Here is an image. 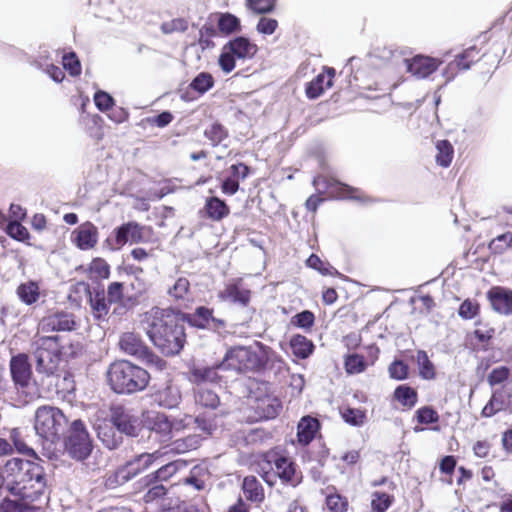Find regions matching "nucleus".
I'll list each match as a JSON object with an SVG mask.
<instances>
[{"label": "nucleus", "instance_id": "1", "mask_svg": "<svg viewBox=\"0 0 512 512\" xmlns=\"http://www.w3.org/2000/svg\"><path fill=\"white\" fill-rule=\"evenodd\" d=\"M146 334L152 344L165 356L180 354L186 344L184 324L201 330H208L219 336L228 333L227 322L214 316V310L197 306L192 313L173 308L155 309L147 319Z\"/></svg>", "mask_w": 512, "mask_h": 512}, {"label": "nucleus", "instance_id": "2", "mask_svg": "<svg viewBox=\"0 0 512 512\" xmlns=\"http://www.w3.org/2000/svg\"><path fill=\"white\" fill-rule=\"evenodd\" d=\"M43 459L12 457L3 463L6 490L13 496L28 501L48 499L49 475Z\"/></svg>", "mask_w": 512, "mask_h": 512}, {"label": "nucleus", "instance_id": "3", "mask_svg": "<svg viewBox=\"0 0 512 512\" xmlns=\"http://www.w3.org/2000/svg\"><path fill=\"white\" fill-rule=\"evenodd\" d=\"M223 360V365L226 366L228 370L239 373H259L265 370L269 363H271L272 366H276L278 370H281L285 366L283 359L271 349L266 348L263 344H260L258 350L246 346L231 347L226 351Z\"/></svg>", "mask_w": 512, "mask_h": 512}, {"label": "nucleus", "instance_id": "4", "mask_svg": "<svg viewBox=\"0 0 512 512\" xmlns=\"http://www.w3.org/2000/svg\"><path fill=\"white\" fill-rule=\"evenodd\" d=\"M107 383L119 395H131L146 389L150 381L149 372L129 360H116L106 372Z\"/></svg>", "mask_w": 512, "mask_h": 512}, {"label": "nucleus", "instance_id": "5", "mask_svg": "<svg viewBox=\"0 0 512 512\" xmlns=\"http://www.w3.org/2000/svg\"><path fill=\"white\" fill-rule=\"evenodd\" d=\"M161 458L162 455L159 451L135 454L119 465L114 471L107 473L104 476L103 485L107 490H115L154 465H160L162 463Z\"/></svg>", "mask_w": 512, "mask_h": 512}, {"label": "nucleus", "instance_id": "6", "mask_svg": "<svg viewBox=\"0 0 512 512\" xmlns=\"http://www.w3.org/2000/svg\"><path fill=\"white\" fill-rule=\"evenodd\" d=\"M179 462L172 461L161 466L144 477L135 482L136 491H146L143 500L145 503H152L162 499L166 493L167 488L163 482L168 481L179 470Z\"/></svg>", "mask_w": 512, "mask_h": 512}, {"label": "nucleus", "instance_id": "7", "mask_svg": "<svg viewBox=\"0 0 512 512\" xmlns=\"http://www.w3.org/2000/svg\"><path fill=\"white\" fill-rule=\"evenodd\" d=\"M67 422L66 416L59 408L43 405L35 412L34 429L42 439L55 443L64 434Z\"/></svg>", "mask_w": 512, "mask_h": 512}, {"label": "nucleus", "instance_id": "8", "mask_svg": "<svg viewBox=\"0 0 512 512\" xmlns=\"http://www.w3.org/2000/svg\"><path fill=\"white\" fill-rule=\"evenodd\" d=\"M58 336H43L33 342L36 371L46 376H53L61 360V345Z\"/></svg>", "mask_w": 512, "mask_h": 512}, {"label": "nucleus", "instance_id": "9", "mask_svg": "<svg viewBox=\"0 0 512 512\" xmlns=\"http://www.w3.org/2000/svg\"><path fill=\"white\" fill-rule=\"evenodd\" d=\"M258 52V46L246 36H236L225 43L218 58L221 70L228 74L236 67V60H251Z\"/></svg>", "mask_w": 512, "mask_h": 512}, {"label": "nucleus", "instance_id": "10", "mask_svg": "<svg viewBox=\"0 0 512 512\" xmlns=\"http://www.w3.org/2000/svg\"><path fill=\"white\" fill-rule=\"evenodd\" d=\"M120 349L144 364L163 370L166 361L154 354V352L143 342L141 337L133 332L124 333L119 340Z\"/></svg>", "mask_w": 512, "mask_h": 512}, {"label": "nucleus", "instance_id": "11", "mask_svg": "<svg viewBox=\"0 0 512 512\" xmlns=\"http://www.w3.org/2000/svg\"><path fill=\"white\" fill-rule=\"evenodd\" d=\"M64 445L68 455L77 461L85 460L90 456L93 450L92 439L81 419L71 423Z\"/></svg>", "mask_w": 512, "mask_h": 512}, {"label": "nucleus", "instance_id": "12", "mask_svg": "<svg viewBox=\"0 0 512 512\" xmlns=\"http://www.w3.org/2000/svg\"><path fill=\"white\" fill-rule=\"evenodd\" d=\"M109 422L123 435L136 438L142 430V421L139 416L130 408L121 404L110 407Z\"/></svg>", "mask_w": 512, "mask_h": 512}, {"label": "nucleus", "instance_id": "13", "mask_svg": "<svg viewBox=\"0 0 512 512\" xmlns=\"http://www.w3.org/2000/svg\"><path fill=\"white\" fill-rule=\"evenodd\" d=\"M144 226L135 221H129L116 227L106 239V244L112 251L120 250L126 243L138 244L145 240Z\"/></svg>", "mask_w": 512, "mask_h": 512}, {"label": "nucleus", "instance_id": "14", "mask_svg": "<svg viewBox=\"0 0 512 512\" xmlns=\"http://www.w3.org/2000/svg\"><path fill=\"white\" fill-rule=\"evenodd\" d=\"M224 364V360L215 362L213 365H202V364H194L189 369V381L192 384L201 387L204 384H218L222 380V376L220 375L221 371H228L226 366H222Z\"/></svg>", "mask_w": 512, "mask_h": 512}, {"label": "nucleus", "instance_id": "15", "mask_svg": "<svg viewBox=\"0 0 512 512\" xmlns=\"http://www.w3.org/2000/svg\"><path fill=\"white\" fill-rule=\"evenodd\" d=\"M10 374L14 384L22 390L28 388L32 377V366L29 357L25 353H18L11 357Z\"/></svg>", "mask_w": 512, "mask_h": 512}, {"label": "nucleus", "instance_id": "16", "mask_svg": "<svg viewBox=\"0 0 512 512\" xmlns=\"http://www.w3.org/2000/svg\"><path fill=\"white\" fill-rule=\"evenodd\" d=\"M312 184L319 193L330 190L331 193H334L339 198L359 199L356 195L359 192L357 188L351 187L332 177L317 175L314 177Z\"/></svg>", "mask_w": 512, "mask_h": 512}, {"label": "nucleus", "instance_id": "17", "mask_svg": "<svg viewBox=\"0 0 512 512\" xmlns=\"http://www.w3.org/2000/svg\"><path fill=\"white\" fill-rule=\"evenodd\" d=\"M88 297L92 313L97 319H104L109 313V302L106 300V293L103 287H90L89 284L81 282L78 284Z\"/></svg>", "mask_w": 512, "mask_h": 512}, {"label": "nucleus", "instance_id": "18", "mask_svg": "<svg viewBox=\"0 0 512 512\" xmlns=\"http://www.w3.org/2000/svg\"><path fill=\"white\" fill-rule=\"evenodd\" d=\"M252 409L256 420H271L280 414L282 402L276 396L264 394L255 397Z\"/></svg>", "mask_w": 512, "mask_h": 512}, {"label": "nucleus", "instance_id": "19", "mask_svg": "<svg viewBox=\"0 0 512 512\" xmlns=\"http://www.w3.org/2000/svg\"><path fill=\"white\" fill-rule=\"evenodd\" d=\"M407 71L418 79H425L433 74L442 61L430 56L416 55L411 59H405Z\"/></svg>", "mask_w": 512, "mask_h": 512}, {"label": "nucleus", "instance_id": "20", "mask_svg": "<svg viewBox=\"0 0 512 512\" xmlns=\"http://www.w3.org/2000/svg\"><path fill=\"white\" fill-rule=\"evenodd\" d=\"M218 296L223 301L246 307L251 299V291L244 286L241 278H237L226 284Z\"/></svg>", "mask_w": 512, "mask_h": 512}, {"label": "nucleus", "instance_id": "21", "mask_svg": "<svg viewBox=\"0 0 512 512\" xmlns=\"http://www.w3.org/2000/svg\"><path fill=\"white\" fill-rule=\"evenodd\" d=\"M487 298L494 311L501 315H512V290L495 286L487 292Z\"/></svg>", "mask_w": 512, "mask_h": 512}, {"label": "nucleus", "instance_id": "22", "mask_svg": "<svg viewBox=\"0 0 512 512\" xmlns=\"http://www.w3.org/2000/svg\"><path fill=\"white\" fill-rule=\"evenodd\" d=\"M41 326L45 331H72L76 328V321L72 313L57 311L45 316L41 320Z\"/></svg>", "mask_w": 512, "mask_h": 512}, {"label": "nucleus", "instance_id": "23", "mask_svg": "<svg viewBox=\"0 0 512 512\" xmlns=\"http://www.w3.org/2000/svg\"><path fill=\"white\" fill-rule=\"evenodd\" d=\"M275 474L283 483L296 487L302 482L301 472H297L296 464L289 458L279 456L274 460Z\"/></svg>", "mask_w": 512, "mask_h": 512}, {"label": "nucleus", "instance_id": "24", "mask_svg": "<svg viewBox=\"0 0 512 512\" xmlns=\"http://www.w3.org/2000/svg\"><path fill=\"white\" fill-rule=\"evenodd\" d=\"M214 84V78L209 72H200L192 79L186 90L182 92L181 99L184 101H192L196 99L192 93H197L198 96H202L212 89Z\"/></svg>", "mask_w": 512, "mask_h": 512}, {"label": "nucleus", "instance_id": "25", "mask_svg": "<svg viewBox=\"0 0 512 512\" xmlns=\"http://www.w3.org/2000/svg\"><path fill=\"white\" fill-rule=\"evenodd\" d=\"M73 242L81 250L92 249L98 241V229L91 223L86 222L73 232Z\"/></svg>", "mask_w": 512, "mask_h": 512}, {"label": "nucleus", "instance_id": "26", "mask_svg": "<svg viewBox=\"0 0 512 512\" xmlns=\"http://www.w3.org/2000/svg\"><path fill=\"white\" fill-rule=\"evenodd\" d=\"M335 76V69L332 67H325L324 72L318 74L312 81L306 85V96L309 99H317L325 90L324 81L326 77V88H330L333 85V78Z\"/></svg>", "mask_w": 512, "mask_h": 512}, {"label": "nucleus", "instance_id": "27", "mask_svg": "<svg viewBox=\"0 0 512 512\" xmlns=\"http://www.w3.org/2000/svg\"><path fill=\"white\" fill-rule=\"evenodd\" d=\"M151 432L159 435L160 441L166 442L172 438L173 423L164 413H155L147 419Z\"/></svg>", "mask_w": 512, "mask_h": 512}, {"label": "nucleus", "instance_id": "28", "mask_svg": "<svg viewBox=\"0 0 512 512\" xmlns=\"http://www.w3.org/2000/svg\"><path fill=\"white\" fill-rule=\"evenodd\" d=\"M97 437L109 450L118 449L123 443V434L111 424L98 425L96 428Z\"/></svg>", "mask_w": 512, "mask_h": 512}, {"label": "nucleus", "instance_id": "29", "mask_svg": "<svg viewBox=\"0 0 512 512\" xmlns=\"http://www.w3.org/2000/svg\"><path fill=\"white\" fill-rule=\"evenodd\" d=\"M320 429V423L311 416H304L297 426L298 442L302 445H308L316 436Z\"/></svg>", "mask_w": 512, "mask_h": 512}, {"label": "nucleus", "instance_id": "30", "mask_svg": "<svg viewBox=\"0 0 512 512\" xmlns=\"http://www.w3.org/2000/svg\"><path fill=\"white\" fill-rule=\"evenodd\" d=\"M203 211L208 219L221 221L229 215L230 208L224 200L211 196L206 199Z\"/></svg>", "mask_w": 512, "mask_h": 512}, {"label": "nucleus", "instance_id": "31", "mask_svg": "<svg viewBox=\"0 0 512 512\" xmlns=\"http://www.w3.org/2000/svg\"><path fill=\"white\" fill-rule=\"evenodd\" d=\"M154 400L159 406L172 409L180 403L181 393L176 386L167 385L155 393Z\"/></svg>", "mask_w": 512, "mask_h": 512}, {"label": "nucleus", "instance_id": "32", "mask_svg": "<svg viewBox=\"0 0 512 512\" xmlns=\"http://www.w3.org/2000/svg\"><path fill=\"white\" fill-rule=\"evenodd\" d=\"M289 345L293 355L299 359H307L315 350L312 340L301 334L293 335L290 338Z\"/></svg>", "mask_w": 512, "mask_h": 512}, {"label": "nucleus", "instance_id": "33", "mask_svg": "<svg viewBox=\"0 0 512 512\" xmlns=\"http://www.w3.org/2000/svg\"><path fill=\"white\" fill-rule=\"evenodd\" d=\"M242 491L247 500L255 503H260L264 500V489L253 475L246 476L242 482Z\"/></svg>", "mask_w": 512, "mask_h": 512}, {"label": "nucleus", "instance_id": "34", "mask_svg": "<svg viewBox=\"0 0 512 512\" xmlns=\"http://www.w3.org/2000/svg\"><path fill=\"white\" fill-rule=\"evenodd\" d=\"M167 294L174 301H189L191 299L190 281L184 276H180L171 286L168 287Z\"/></svg>", "mask_w": 512, "mask_h": 512}, {"label": "nucleus", "instance_id": "35", "mask_svg": "<svg viewBox=\"0 0 512 512\" xmlns=\"http://www.w3.org/2000/svg\"><path fill=\"white\" fill-rule=\"evenodd\" d=\"M34 502L19 497L13 500L5 498L0 507V512H36L39 508L34 505Z\"/></svg>", "mask_w": 512, "mask_h": 512}, {"label": "nucleus", "instance_id": "36", "mask_svg": "<svg viewBox=\"0 0 512 512\" xmlns=\"http://www.w3.org/2000/svg\"><path fill=\"white\" fill-rule=\"evenodd\" d=\"M436 156L435 161L437 165L443 168L450 166L454 157V147L449 140L443 139L436 142Z\"/></svg>", "mask_w": 512, "mask_h": 512}, {"label": "nucleus", "instance_id": "37", "mask_svg": "<svg viewBox=\"0 0 512 512\" xmlns=\"http://www.w3.org/2000/svg\"><path fill=\"white\" fill-rule=\"evenodd\" d=\"M217 28L223 35L237 33L241 30L240 19L231 13H222L218 18Z\"/></svg>", "mask_w": 512, "mask_h": 512}, {"label": "nucleus", "instance_id": "38", "mask_svg": "<svg viewBox=\"0 0 512 512\" xmlns=\"http://www.w3.org/2000/svg\"><path fill=\"white\" fill-rule=\"evenodd\" d=\"M195 401L197 404L209 408L216 409L220 404L217 393L211 389L198 387L195 391Z\"/></svg>", "mask_w": 512, "mask_h": 512}, {"label": "nucleus", "instance_id": "39", "mask_svg": "<svg viewBox=\"0 0 512 512\" xmlns=\"http://www.w3.org/2000/svg\"><path fill=\"white\" fill-rule=\"evenodd\" d=\"M394 398L403 406L412 408L417 403L418 395L415 389L403 384L395 389Z\"/></svg>", "mask_w": 512, "mask_h": 512}, {"label": "nucleus", "instance_id": "40", "mask_svg": "<svg viewBox=\"0 0 512 512\" xmlns=\"http://www.w3.org/2000/svg\"><path fill=\"white\" fill-rule=\"evenodd\" d=\"M416 362L419 369V376L425 380H432L436 377L434 364L429 360L427 352L418 350L416 354Z\"/></svg>", "mask_w": 512, "mask_h": 512}, {"label": "nucleus", "instance_id": "41", "mask_svg": "<svg viewBox=\"0 0 512 512\" xmlns=\"http://www.w3.org/2000/svg\"><path fill=\"white\" fill-rule=\"evenodd\" d=\"M498 409L501 411L510 410V404L512 399V385H503L501 388L496 389L491 398Z\"/></svg>", "mask_w": 512, "mask_h": 512}, {"label": "nucleus", "instance_id": "42", "mask_svg": "<svg viewBox=\"0 0 512 512\" xmlns=\"http://www.w3.org/2000/svg\"><path fill=\"white\" fill-rule=\"evenodd\" d=\"M17 295L23 303L32 305L39 298V287L33 281L22 283L17 288Z\"/></svg>", "mask_w": 512, "mask_h": 512}, {"label": "nucleus", "instance_id": "43", "mask_svg": "<svg viewBox=\"0 0 512 512\" xmlns=\"http://www.w3.org/2000/svg\"><path fill=\"white\" fill-rule=\"evenodd\" d=\"M207 475L208 470L206 468L195 465L191 469L190 474L184 478L183 483L192 486L197 491H201L205 488V480L203 477Z\"/></svg>", "mask_w": 512, "mask_h": 512}, {"label": "nucleus", "instance_id": "44", "mask_svg": "<svg viewBox=\"0 0 512 512\" xmlns=\"http://www.w3.org/2000/svg\"><path fill=\"white\" fill-rule=\"evenodd\" d=\"M204 136L215 147L228 138V131L221 123L214 122L205 129Z\"/></svg>", "mask_w": 512, "mask_h": 512}, {"label": "nucleus", "instance_id": "45", "mask_svg": "<svg viewBox=\"0 0 512 512\" xmlns=\"http://www.w3.org/2000/svg\"><path fill=\"white\" fill-rule=\"evenodd\" d=\"M344 365L348 374H359L367 367L364 357L357 353L346 355Z\"/></svg>", "mask_w": 512, "mask_h": 512}, {"label": "nucleus", "instance_id": "46", "mask_svg": "<svg viewBox=\"0 0 512 512\" xmlns=\"http://www.w3.org/2000/svg\"><path fill=\"white\" fill-rule=\"evenodd\" d=\"M476 54H478L476 46H471L457 55L454 62H452L450 66L455 65L460 70H468L474 62V57Z\"/></svg>", "mask_w": 512, "mask_h": 512}, {"label": "nucleus", "instance_id": "47", "mask_svg": "<svg viewBox=\"0 0 512 512\" xmlns=\"http://www.w3.org/2000/svg\"><path fill=\"white\" fill-rule=\"evenodd\" d=\"M30 64L35 68L46 72L56 83H60L65 77L63 70L53 63H42L40 60H32Z\"/></svg>", "mask_w": 512, "mask_h": 512}, {"label": "nucleus", "instance_id": "48", "mask_svg": "<svg viewBox=\"0 0 512 512\" xmlns=\"http://www.w3.org/2000/svg\"><path fill=\"white\" fill-rule=\"evenodd\" d=\"M315 323L314 313L310 310H303L291 318V324L297 328L310 330Z\"/></svg>", "mask_w": 512, "mask_h": 512}, {"label": "nucleus", "instance_id": "49", "mask_svg": "<svg viewBox=\"0 0 512 512\" xmlns=\"http://www.w3.org/2000/svg\"><path fill=\"white\" fill-rule=\"evenodd\" d=\"M393 502V496L376 491L372 494L371 507L375 512H385Z\"/></svg>", "mask_w": 512, "mask_h": 512}, {"label": "nucleus", "instance_id": "50", "mask_svg": "<svg viewBox=\"0 0 512 512\" xmlns=\"http://www.w3.org/2000/svg\"><path fill=\"white\" fill-rule=\"evenodd\" d=\"M93 99L97 109L103 113L108 112V110L115 105V100L112 95L104 90H97Z\"/></svg>", "mask_w": 512, "mask_h": 512}, {"label": "nucleus", "instance_id": "51", "mask_svg": "<svg viewBox=\"0 0 512 512\" xmlns=\"http://www.w3.org/2000/svg\"><path fill=\"white\" fill-rule=\"evenodd\" d=\"M343 420L352 426H362L366 418V414L363 410L358 408H346L342 412Z\"/></svg>", "mask_w": 512, "mask_h": 512}, {"label": "nucleus", "instance_id": "52", "mask_svg": "<svg viewBox=\"0 0 512 512\" xmlns=\"http://www.w3.org/2000/svg\"><path fill=\"white\" fill-rule=\"evenodd\" d=\"M6 233L17 241H26L30 238L29 231L17 221H10L6 226Z\"/></svg>", "mask_w": 512, "mask_h": 512}, {"label": "nucleus", "instance_id": "53", "mask_svg": "<svg viewBox=\"0 0 512 512\" xmlns=\"http://www.w3.org/2000/svg\"><path fill=\"white\" fill-rule=\"evenodd\" d=\"M415 417L420 424H434L439 421L437 411L431 406H423L416 411Z\"/></svg>", "mask_w": 512, "mask_h": 512}, {"label": "nucleus", "instance_id": "54", "mask_svg": "<svg viewBox=\"0 0 512 512\" xmlns=\"http://www.w3.org/2000/svg\"><path fill=\"white\" fill-rule=\"evenodd\" d=\"M217 35V30L212 24H204L199 30V44L203 49L214 46L212 38Z\"/></svg>", "mask_w": 512, "mask_h": 512}, {"label": "nucleus", "instance_id": "55", "mask_svg": "<svg viewBox=\"0 0 512 512\" xmlns=\"http://www.w3.org/2000/svg\"><path fill=\"white\" fill-rule=\"evenodd\" d=\"M62 64L71 76L76 77L80 75L81 64L75 52L64 54Z\"/></svg>", "mask_w": 512, "mask_h": 512}, {"label": "nucleus", "instance_id": "56", "mask_svg": "<svg viewBox=\"0 0 512 512\" xmlns=\"http://www.w3.org/2000/svg\"><path fill=\"white\" fill-rule=\"evenodd\" d=\"M512 246V233L506 232L494 238L489 248L496 253H502Z\"/></svg>", "mask_w": 512, "mask_h": 512}, {"label": "nucleus", "instance_id": "57", "mask_svg": "<svg viewBox=\"0 0 512 512\" xmlns=\"http://www.w3.org/2000/svg\"><path fill=\"white\" fill-rule=\"evenodd\" d=\"M408 370V365L402 360H394L388 367L390 377L395 380L407 379Z\"/></svg>", "mask_w": 512, "mask_h": 512}, {"label": "nucleus", "instance_id": "58", "mask_svg": "<svg viewBox=\"0 0 512 512\" xmlns=\"http://www.w3.org/2000/svg\"><path fill=\"white\" fill-rule=\"evenodd\" d=\"M247 4L257 14H268L274 11L276 0H247Z\"/></svg>", "mask_w": 512, "mask_h": 512}, {"label": "nucleus", "instance_id": "59", "mask_svg": "<svg viewBox=\"0 0 512 512\" xmlns=\"http://www.w3.org/2000/svg\"><path fill=\"white\" fill-rule=\"evenodd\" d=\"M509 375L510 369L508 367L499 366L492 369V371L487 376V381L491 386L499 385L506 381Z\"/></svg>", "mask_w": 512, "mask_h": 512}, {"label": "nucleus", "instance_id": "60", "mask_svg": "<svg viewBox=\"0 0 512 512\" xmlns=\"http://www.w3.org/2000/svg\"><path fill=\"white\" fill-rule=\"evenodd\" d=\"M326 505L330 512H346L348 502L345 498L335 494L327 496Z\"/></svg>", "mask_w": 512, "mask_h": 512}, {"label": "nucleus", "instance_id": "61", "mask_svg": "<svg viewBox=\"0 0 512 512\" xmlns=\"http://www.w3.org/2000/svg\"><path fill=\"white\" fill-rule=\"evenodd\" d=\"M478 311V304L470 299H466L461 303L458 314L463 319H472L477 315Z\"/></svg>", "mask_w": 512, "mask_h": 512}, {"label": "nucleus", "instance_id": "62", "mask_svg": "<svg viewBox=\"0 0 512 512\" xmlns=\"http://www.w3.org/2000/svg\"><path fill=\"white\" fill-rule=\"evenodd\" d=\"M278 27V21L274 18L261 17L257 23L256 30L263 35L273 34Z\"/></svg>", "mask_w": 512, "mask_h": 512}, {"label": "nucleus", "instance_id": "63", "mask_svg": "<svg viewBox=\"0 0 512 512\" xmlns=\"http://www.w3.org/2000/svg\"><path fill=\"white\" fill-rule=\"evenodd\" d=\"M90 271L99 278H108L110 275V266L102 258H96L90 265Z\"/></svg>", "mask_w": 512, "mask_h": 512}, {"label": "nucleus", "instance_id": "64", "mask_svg": "<svg viewBox=\"0 0 512 512\" xmlns=\"http://www.w3.org/2000/svg\"><path fill=\"white\" fill-rule=\"evenodd\" d=\"M123 298V283L112 282L107 289V299L109 304L118 303Z\"/></svg>", "mask_w": 512, "mask_h": 512}]
</instances>
